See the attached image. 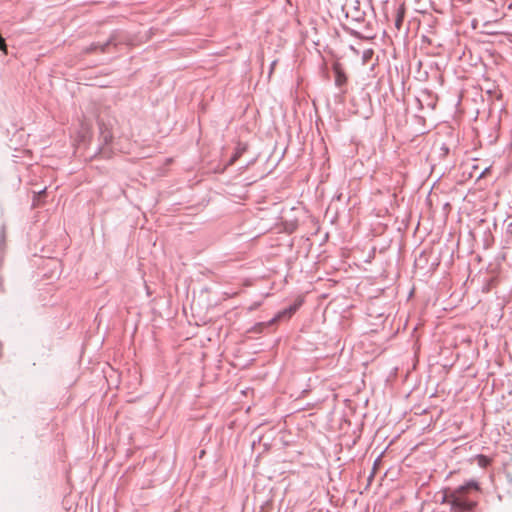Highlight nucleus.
<instances>
[{"label":"nucleus","instance_id":"f257e3e1","mask_svg":"<svg viewBox=\"0 0 512 512\" xmlns=\"http://www.w3.org/2000/svg\"><path fill=\"white\" fill-rule=\"evenodd\" d=\"M479 485L476 481H470L453 491L445 492L443 502L451 505L452 510L456 512L470 511L476 506V502L468 501L465 495L471 490L479 491Z\"/></svg>","mask_w":512,"mask_h":512},{"label":"nucleus","instance_id":"f03ea898","mask_svg":"<svg viewBox=\"0 0 512 512\" xmlns=\"http://www.w3.org/2000/svg\"><path fill=\"white\" fill-rule=\"evenodd\" d=\"M333 71L335 73V84L338 87L345 85L347 82V76L339 63L333 65Z\"/></svg>","mask_w":512,"mask_h":512},{"label":"nucleus","instance_id":"7ed1b4c3","mask_svg":"<svg viewBox=\"0 0 512 512\" xmlns=\"http://www.w3.org/2000/svg\"><path fill=\"white\" fill-rule=\"evenodd\" d=\"M404 14H405V8H404V5H401L398 10H397V14H396V20H395V26L396 28L399 30L402 26V23H403V19H404Z\"/></svg>","mask_w":512,"mask_h":512},{"label":"nucleus","instance_id":"20e7f679","mask_svg":"<svg viewBox=\"0 0 512 512\" xmlns=\"http://www.w3.org/2000/svg\"><path fill=\"white\" fill-rule=\"evenodd\" d=\"M483 29H484L483 32L488 34V35H497V34H502L503 33L502 31L493 29L491 21H486L483 24Z\"/></svg>","mask_w":512,"mask_h":512},{"label":"nucleus","instance_id":"39448f33","mask_svg":"<svg viewBox=\"0 0 512 512\" xmlns=\"http://www.w3.org/2000/svg\"><path fill=\"white\" fill-rule=\"evenodd\" d=\"M109 45V42L105 43L104 45H96L92 44L90 47L87 48V52H95L97 50H100L101 52L105 51V48Z\"/></svg>","mask_w":512,"mask_h":512},{"label":"nucleus","instance_id":"423d86ee","mask_svg":"<svg viewBox=\"0 0 512 512\" xmlns=\"http://www.w3.org/2000/svg\"><path fill=\"white\" fill-rule=\"evenodd\" d=\"M296 309H297V306H292V307H290L289 309H287V310H285V311H283V312L279 313V314H278V316H277V318H278V319H280V318H282L283 316H288V317H290V316H291V315L296 311Z\"/></svg>","mask_w":512,"mask_h":512},{"label":"nucleus","instance_id":"0eeeda50","mask_svg":"<svg viewBox=\"0 0 512 512\" xmlns=\"http://www.w3.org/2000/svg\"><path fill=\"white\" fill-rule=\"evenodd\" d=\"M244 150H245V148H238L236 150L235 154L233 155V157L230 159L229 165L234 164L236 162V160L242 155Z\"/></svg>","mask_w":512,"mask_h":512},{"label":"nucleus","instance_id":"6e6552de","mask_svg":"<svg viewBox=\"0 0 512 512\" xmlns=\"http://www.w3.org/2000/svg\"><path fill=\"white\" fill-rule=\"evenodd\" d=\"M477 461L481 467H486L489 464V459L483 455L477 456Z\"/></svg>","mask_w":512,"mask_h":512},{"label":"nucleus","instance_id":"1a4fd4ad","mask_svg":"<svg viewBox=\"0 0 512 512\" xmlns=\"http://www.w3.org/2000/svg\"><path fill=\"white\" fill-rule=\"evenodd\" d=\"M0 50L7 54V45L5 43L4 38L0 35Z\"/></svg>","mask_w":512,"mask_h":512},{"label":"nucleus","instance_id":"9d476101","mask_svg":"<svg viewBox=\"0 0 512 512\" xmlns=\"http://www.w3.org/2000/svg\"><path fill=\"white\" fill-rule=\"evenodd\" d=\"M502 14H500L499 12H496V16L495 18L493 19V22H498L500 19H502Z\"/></svg>","mask_w":512,"mask_h":512}]
</instances>
